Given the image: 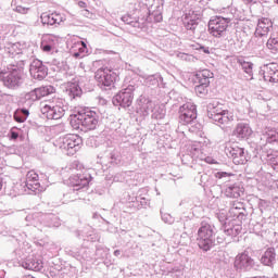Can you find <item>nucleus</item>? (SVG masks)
Here are the masks:
<instances>
[{"label": "nucleus", "instance_id": "39", "mask_svg": "<svg viewBox=\"0 0 278 278\" xmlns=\"http://www.w3.org/2000/svg\"><path fill=\"white\" fill-rule=\"evenodd\" d=\"M159 79H162V76L160 75H151L148 76L146 78V81L150 85V86H156V84L159 83Z\"/></svg>", "mask_w": 278, "mask_h": 278}, {"label": "nucleus", "instance_id": "38", "mask_svg": "<svg viewBox=\"0 0 278 278\" xmlns=\"http://www.w3.org/2000/svg\"><path fill=\"white\" fill-rule=\"evenodd\" d=\"M267 162L273 166L274 170H278V156L269 154L267 155Z\"/></svg>", "mask_w": 278, "mask_h": 278}, {"label": "nucleus", "instance_id": "21", "mask_svg": "<svg viewBox=\"0 0 278 278\" xmlns=\"http://www.w3.org/2000/svg\"><path fill=\"white\" fill-rule=\"evenodd\" d=\"M25 49H27L26 42L9 43L7 47V53H9V58H17L18 60V58L25 53Z\"/></svg>", "mask_w": 278, "mask_h": 278}, {"label": "nucleus", "instance_id": "19", "mask_svg": "<svg viewBox=\"0 0 278 278\" xmlns=\"http://www.w3.org/2000/svg\"><path fill=\"white\" fill-rule=\"evenodd\" d=\"M263 77L269 84H278V64L269 63L263 66Z\"/></svg>", "mask_w": 278, "mask_h": 278}, {"label": "nucleus", "instance_id": "17", "mask_svg": "<svg viewBox=\"0 0 278 278\" xmlns=\"http://www.w3.org/2000/svg\"><path fill=\"white\" fill-rule=\"evenodd\" d=\"M58 45H60V37L55 35H45L41 40L40 49L43 50L45 53H51L58 49Z\"/></svg>", "mask_w": 278, "mask_h": 278}, {"label": "nucleus", "instance_id": "35", "mask_svg": "<svg viewBox=\"0 0 278 278\" xmlns=\"http://www.w3.org/2000/svg\"><path fill=\"white\" fill-rule=\"evenodd\" d=\"M239 64L250 77L253 75V63L239 60Z\"/></svg>", "mask_w": 278, "mask_h": 278}, {"label": "nucleus", "instance_id": "48", "mask_svg": "<svg viewBox=\"0 0 278 278\" xmlns=\"http://www.w3.org/2000/svg\"><path fill=\"white\" fill-rule=\"evenodd\" d=\"M201 51H203V53H206V55H210V48L207 47H200Z\"/></svg>", "mask_w": 278, "mask_h": 278}, {"label": "nucleus", "instance_id": "37", "mask_svg": "<svg viewBox=\"0 0 278 278\" xmlns=\"http://www.w3.org/2000/svg\"><path fill=\"white\" fill-rule=\"evenodd\" d=\"M177 58H179L180 60H182L184 62H194L197 60V58H194V55L192 54H187L184 52H179L177 54Z\"/></svg>", "mask_w": 278, "mask_h": 278}, {"label": "nucleus", "instance_id": "34", "mask_svg": "<svg viewBox=\"0 0 278 278\" xmlns=\"http://www.w3.org/2000/svg\"><path fill=\"white\" fill-rule=\"evenodd\" d=\"M162 12H160V11H154V12H152V13H149V16L146 18V21L148 22V23H153V21H154V23H162Z\"/></svg>", "mask_w": 278, "mask_h": 278}, {"label": "nucleus", "instance_id": "55", "mask_svg": "<svg viewBox=\"0 0 278 278\" xmlns=\"http://www.w3.org/2000/svg\"><path fill=\"white\" fill-rule=\"evenodd\" d=\"M193 149V151H199V149L198 148H192Z\"/></svg>", "mask_w": 278, "mask_h": 278}, {"label": "nucleus", "instance_id": "50", "mask_svg": "<svg viewBox=\"0 0 278 278\" xmlns=\"http://www.w3.org/2000/svg\"><path fill=\"white\" fill-rule=\"evenodd\" d=\"M78 5H79V8H86V2L79 1V2H78Z\"/></svg>", "mask_w": 278, "mask_h": 278}, {"label": "nucleus", "instance_id": "14", "mask_svg": "<svg viewBox=\"0 0 278 278\" xmlns=\"http://www.w3.org/2000/svg\"><path fill=\"white\" fill-rule=\"evenodd\" d=\"M227 155L231 157L233 164L237 166L240 164H247V152H244L243 148H240L238 146H233L230 148H227L226 150Z\"/></svg>", "mask_w": 278, "mask_h": 278}, {"label": "nucleus", "instance_id": "18", "mask_svg": "<svg viewBox=\"0 0 278 278\" xmlns=\"http://www.w3.org/2000/svg\"><path fill=\"white\" fill-rule=\"evenodd\" d=\"M91 179L92 176H90V173L85 172L84 174H77L70 177V184L76 188V190H81V188H86V186L90 184Z\"/></svg>", "mask_w": 278, "mask_h": 278}, {"label": "nucleus", "instance_id": "27", "mask_svg": "<svg viewBox=\"0 0 278 278\" xmlns=\"http://www.w3.org/2000/svg\"><path fill=\"white\" fill-rule=\"evenodd\" d=\"M276 257L277 254L275 253V249L269 248L262 255L261 263L264 264V266H273V264H275Z\"/></svg>", "mask_w": 278, "mask_h": 278}, {"label": "nucleus", "instance_id": "1", "mask_svg": "<svg viewBox=\"0 0 278 278\" xmlns=\"http://www.w3.org/2000/svg\"><path fill=\"white\" fill-rule=\"evenodd\" d=\"M71 125L74 129H81V131H92L97 129L99 119H97V112L83 109L77 113L71 115Z\"/></svg>", "mask_w": 278, "mask_h": 278}, {"label": "nucleus", "instance_id": "30", "mask_svg": "<svg viewBox=\"0 0 278 278\" xmlns=\"http://www.w3.org/2000/svg\"><path fill=\"white\" fill-rule=\"evenodd\" d=\"M266 47L271 53H277V51H278V33H273L270 35V37L267 40Z\"/></svg>", "mask_w": 278, "mask_h": 278}, {"label": "nucleus", "instance_id": "36", "mask_svg": "<svg viewBox=\"0 0 278 278\" xmlns=\"http://www.w3.org/2000/svg\"><path fill=\"white\" fill-rule=\"evenodd\" d=\"M197 25H199V21L191 18L190 16L185 17V27L190 30L197 29Z\"/></svg>", "mask_w": 278, "mask_h": 278}, {"label": "nucleus", "instance_id": "40", "mask_svg": "<svg viewBox=\"0 0 278 278\" xmlns=\"http://www.w3.org/2000/svg\"><path fill=\"white\" fill-rule=\"evenodd\" d=\"M144 23H148L144 18H139L138 21H132L131 26L137 29H144Z\"/></svg>", "mask_w": 278, "mask_h": 278}, {"label": "nucleus", "instance_id": "52", "mask_svg": "<svg viewBox=\"0 0 278 278\" xmlns=\"http://www.w3.org/2000/svg\"><path fill=\"white\" fill-rule=\"evenodd\" d=\"M79 45H81V47L86 48V42L80 41Z\"/></svg>", "mask_w": 278, "mask_h": 278}, {"label": "nucleus", "instance_id": "49", "mask_svg": "<svg viewBox=\"0 0 278 278\" xmlns=\"http://www.w3.org/2000/svg\"><path fill=\"white\" fill-rule=\"evenodd\" d=\"M219 179H223V177H227V173L222 172L218 174Z\"/></svg>", "mask_w": 278, "mask_h": 278}, {"label": "nucleus", "instance_id": "24", "mask_svg": "<svg viewBox=\"0 0 278 278\" xmlns=\"http://www.w3.org/2000/svg\"><path fill=\"white\" fill-rule=\"evenodd\" d=\"M22 266L23 268H26V270H35L36 273H39V270L43 267L42 261L35 256L28 257L23 261Z\"/></svg>", "mask_w": 278, "mask_h": 278}, {"label": "nucleus", "instance_id": "45", "mask_svg": "<svg viewBox=\"0 0 278 278\" xmlns=\"http://www.w3.org/2000/svg\"><path fill=\"white\" fill-rule=\"evenodd\" d=\"M20 112V114H22V116H24V118L27 119V116H29V111L27 109H22Z\"/></svg>", "mask_w": 278, "mask_h": 278}, {"label": "nucleus", "instance_id": "15", "mask_svg": "<svg viewBox=\"0 0 278 278\" xmlns=\"http://www.w3.org/2000/svg\"><path fill=\"white\" fill-rule=\"evenodd\" d=\"M29 73L34 79H38L39 81H42V79H45V77H47L48 75L47 66H45V64H42V61L38 59H35L30 63Z\"/></svg>", "mask_w": 278, "mask_h": 278}, {"label": "nucleus", "instance_id": "41", "mask_svg": "<svg viewBox=\"0 0 278 278\" xmlns=\"http://www.w3.org/2000/svg\"><path fill=\"white\" fill-rule=\"evenodd\" d=\"M162 220H164L167 225H173L175 223V218L168 213L162 214Z\"/></svg>", "mask_w": 278, "mask_h": 278}, {"label": "nucleus", "instance_id": "53", "mask_svg": "<svg viewBox=\"0 0 278 278\" xmlns=\"http://www.w3.org/2000/svg\"><path fill=\"white\" fill-rule=\"evenodd\" d=\"M3 188V182L0 181V190Z\"/></svg>", "mask_w": 278, "mask_h": 278}, {"label": "nucleus", "instance_id": "42", "mask_svg": "<svg viewBox=\"0 0 278 278\" xmlns=\"http://www.w3.org/2000/svg\"><path fill=\"white\" fill-rule=\"evenodd\" d=\"M14 118L16 123H25V121H27L26 117H24V115H22L21 112L17 111L14 114Z\"/></svg>", "mask_w": 278, "mask_h": 278}, {"label": "nucleus", "instance_id": "28", "mask_svg": "<svg viewBox=\"0 0 278 278\" xmlns=\"http://www.w3.org/2000/svg\"><path fill=\"white\" fill-rule=\"evenodd\" d=\"M242 232V224H238L236 222H232L231 225L225 226L224 233L226 236H231L232 238H236V236H240Z\"/></svg>", "mask_w": 278, "mask_h": 278}, {"label": "nucleus", "instance_id": "26", "mask_svg": "<svg viewBox=\"0 0 278 278\" xmlns=\"http://www.w3.org/2000/svg\"><path fill=\"white\" fill-rule=\"evenodd\" d=\"M195 77L202 86L208 87L210 79L214 77V73H212L210 70H202L195 74Z\"/></svg>", "mask_w": 278, "mask_h": 278}, {"label": "nucleus", "instance_id": "7", "mask_svg": "<svg viewBox=\"0 0 278 278\" xmlns=\"http://www.w3.org/2000/svg\"><path fill=\"white\" fill-rule=\"evenodd\" d=\"M230 20L223 16H215L208 22V33L214 38H223L229 27Z\"/></svg>", "mask_w": 278, "mask_h": 278}, {"label": "nucleus", "instance_id": "4", "mask_svg": "<svg viewBox=\"0 0 278 278\" xmlns=\"http://www.w3.org/2000/svg\"><path fill=\"white\" fill-rule=\"evenodd\" d=\"M198 247L202 251H210L214 244V226L208 223L202 222L198 230Z\"/></svg>", "mask_w": 278, "mask_h": 278}, {"label": "nucleus", "instance_id": "46", "mask_svg": "<svg viewBox=\"0 0 278 278\" xmlns=\"http://www.w3.org/2000/svg\"><path fill=\"white\" fill-rule=\"evenodd\" d=\"M16 11H17L20 14H27V11H25V8H23V7H17V8H16Z\"/></svg>", "mask_w": 278, "mask_h": 278}, {"label": "nucleus", "instance_id": "25", "mask_svg": "<svg viewBox=\"0 0 278 278\" xmlns=\"http://www.w3.org/2000/svg\"><path fill=\"white\" fill-rule=\"evenodd\" d=\"M225 194L229 199H238L244 194V188L240 187L238 184L228 185L225 189Z\"/></svg>", "mask_w": 278, "mask_h": 278}, {"label": "nucleus", "instance_id": "2", "mask_svg": "<svg viewBox=\"0 0 278 278\" xmlns=\"http://www.w3.org/2000/svg\"><path fill=\"white\" fill-rule=\"evenodd\" d=\"M0 81H2L5 88H10L11 90L21 88V86H23V81H25V71L23 70V66L13 65L7 71H1Z\"/></svg>", "mask_w": 278, "mask_h": 278}, {"label": "nucleus", "instance_id": "9", "mask_svg": "<svg viewBox=\"0 0 278 278\" xmlns=\"http://www.w3.org/2000/svg\"><path fill=\"white\" fill-rule=\"evenodd\" d=\"M135 85H129L122 89L116 96L113 97V104L121 105V108H129L134 103Z\"/></svg>", "mask_w": 278, "mask_h": 278}, {"label": "nucleus", "instance_id": "47", "mask_svg": "<svg viewBox=\"0 0 278 278\" xmlns=\"http://www.w3.org/2000/svg\"><path fill=\"white\" fill-rule=\"evenodd\" d=\"M18 138V132L11 131V140H16Z\"/></svg>", "mask_w": 278, "mask_h": 278}, {"label": "nucleus", "instance_id": "16", "mask_svg": "<svg viewBox=\"0 0 278 278\" xmlns=\"http://www.w3.org/2000/svg\"><path fill=\"white\" fill-rule=\"evenodd\" d=\"M153 108H155V103L144 96L137 100V114L140 116H149L150 113L152 114Z\"/></svg>", "mask_w": 278, "mask_h": 278}, {"label": "nucleus", "instance_id": "51", "mask_svg": "<svg viewBox=\"0 0 278 278\" xmlns=\"http://www.w3.org/2000/svg\"><path fill=\"white\" fill-rule=\"evenodd\" d=\"M114 255H115V257H118L121 255V250H115Z\"/></svg>", "mask_w": 278, "mask_h": 278}, {"label": "nucleus", "instance_id": "13", "mask_svg": "<svg viewBox=\"0 0 278 278\" xmlns=\"http://www.w3.org/2000/svg\"><path fill=\"white\" fill-rule=\"evenodd\" d=\"M269 31H273V22L266 17L258 20L256 30H255V40L262 46L264 40H261L263 36H268Z\"/></svg>", "mask_w": 278, "mask_h": 278}, {"label": "nucleus", "instance_id": "8", "mask_svg": "<svg viewBox=\"0 0 278 278\" xmlns=\"http://www.w3.org/2000/svg\"><path fill=\"white\" fill-rule=\"evenodd\" d=\"M94 79L101 88H110L118 79V74L108 67H101L96 72Z\"/></svg>", "mask_w": 278, "mask_h": 278}, {"label": "nucleus", "instance_id": "31", "mask_svg": "<svg viewBox=\"0 0 278 278\" xmlns=\"http://www.w3.org/2000/svg\"><path fill=\"white\" fill-rule=\"evenodd\" d=\"M166 116V109L164 105L154 104L152 109V118H155V121H162Z\"/></svg>", "mask_w": 278, "mask_h": 278}, {"label": "nucleus", "instance_id": "29", "mask_svg": "<svg viewBox=\"0 0 278 278\" xmlns=\"http://www.w3.org/2000/svg\"><path fill=\"white\" fill-rule=\"evenodd\" d=\"M66 92L70 94L71 99H75V97H81V87L77 81L67 83Z\"/></svg>", "mask_w": 278, "mask_h": 278}, {"label": "nucleus", "instance_id": "33", "mask_svg": "<svg viewBox=\"0 0 278 278\" xmlns=\"http://www.w3.org/2000/svg\"><path fill=\"white\" fill-rule=\"evenodd\" d=\"M244 212V208H242V203L237 202L232 205L230 208L231 216H236L237 218H240Z\"/></svg>", "mask_w": 278, "mask_h": 278}, {"label": "nucleus", "instance_id": "44", "mask_svg": "<svg viewBox=\"0 0 278 278\" xmlns=\"http://www.w3.org/2000/svg\"><path fill=\"white\" fill-rule=\"evenodd\" d=\"M205 85H201L195 87V92H199V94H204L205 92Z\"/></svg>", "mask_w": 278, "mask_h": 278}, {"label": "nucleus", "instance_id": "10", "mask_svg": "<svg viewBox=\"0 0 278 278\" xmlns=\"http://www.w3.org/2000/svg\"><path fill=\"white\" fill-rule=\"evenodd\" d=\"M53 92H55V88H53V86L39 87V88H36V89L27 92L24 96V101L27 105H31V103H34L36 101H40V99H42V97L53 94Z\"/></svg>", "mask_w": 278, "mask_h": 278}, {"label": "nucleus", "instance_id": "12", "mask_svg": "<svg viewBox=\"0 0 278 278\" xmlns=\"http://www.w3.org/2000/svg\"><path fill=\"white\" fill-rule=\"evenodd\" d=\"M255 266V261L249 255L248 252L239 253L235 257L233 268L237 273H248Z\"/></svg>", "mask_w": 278, "mask_h": 278}, {"label": "nucleus", "instance_id": "56", "mask_svg": "<svg viewBox=\"0 0 278 278\" xmlns=\"http://www.w3.org/2000/svg\"><path fill=\"white\" fill-rule=\"evenodd\" d=\"M20 62H21V64H23V60H21Z\"/></svg>", "mask_w": 278, "mask_h": 278}, {"label": "nucleus", "instance_id": "6", "mask_svg": "<svg viewBox=\"0 0 278 278\" xmlns=\"http://www.w3.org/2000/svg\"><path fill=\"white\" fill-rule=\"evenodd\" d=\"M81 137L77 135H67L58 141V147L62 149L66 155H75L76 151L81 149Z\"/></svg>", "mask_w": 278, "mask_h": 278}, {"label": "nucleus", "instance_id": "32", "mask_svg": "<svg viewBox=\"0 0 278 278\" xmlns=\"http://www.w3.org/2000/svg\"><path fill=\"white\" fill-rule=\"evenodd\" d=\"M263 139L266 140V142H278V132L277 130L273 128H265L263 134Z\"/></svg>", "mask_w": 278, "mask_h": 278}, {"label": "nucleus", "instance_id": "3", "mask_svg": "<svg viewBox=\"0 0 278 278\" xmlns=\"http://www.w3.org/2000/svg\"><path fill=\"white\" fill-rule=\"evenodd\" d=\"M207 116L217 125H229L233 121V112L225 109L218 100H214L207 104Z\"/></svg>", "mask_w": 278, "mask_h": 278}, {"label": "nucleus", "instance_id": "22", "mask_svg": "<svg viewBox=\"0 0 278 278\" xmlns=\"http://www.w3.org/2000/svg\"><path fill=\"white\" fill-rule=\"evenodd\" d=\"M66 21V17L60 13H42L41 14V23L43 25H60L61 23H64Z\"/></svg>", "mask_w": 278, "mask_h": 278}, {"label": "nucleus", "instance_id": "23", "mask_svg": "<svg viewBox=\"0 0 278 278\" xmlns=\"http://www.w3.org/2000/svg\"><path fill=\"white\" fill-rule=\"evenodd\" d=\"M233 134L239 140H244V138H249L253 134V129L247 123H239Z\"/></svg>", "mask_w": 278, "mask_h": 278}, {"label": "nucleus", "instance_id": "54", "mask_svg": "<svg viewBox=\"0 0 278 278\" xmlns=\"http://www.w3.org/2000/svg\"><path fill=\"white\" fill-rule=\"evenodd\" d=\"M74 55H75V58H79V53H77V52Z\"/></svg>", "mask_w": 278, "mask_h": 278}, {"label": "nucleus", "instance_id": "43", "mask_svg": "<svg viewBox=\"0 0 278 278\" xmlns=\"http://www.w3.org/2000/svg\"><path fill=\"white\" fill-rule=\"evenodd\" d=\"M122 21L123 23H126V25H131V23L134 22V18L130 17V15H124L122 16Z\"/></svg>", "mask_w": 278, "mask_h": 278}, {"label": "nucleus", "instance_id": "11", "mask_svg": "<svg viewBox=\"0 0 278 278\" xmlns=\"http://www.w3.org/2000/svg\"><path fill=\"white\" fill-rule=\"evenodd\" d=\"M194 121H197V105L192 102L182 104L179 109V123L190 125Z\"/></svg>", "mask_w": 278, "mask_h": 278}, {"label": "nucleus", "instance_id": "5", "mask_svg": "<svg viewBox=\"0 0 278 278\" xmlns=\"http://www.w3.org/2000/svg\"><path fill=\"white\" fill-rule=\"evenodd\" d=\"M64 102L61 99H55L41 105V114L49 121H60L64 116Z\"/></svg>", "mask_w": 278, "mask_h": 278}, {"label": "nucleus", "instance_id": "57", "mask_svg": "<svg viewBox=\"0 0 278 278\" xmlns=\"http://www.w3.org/2000/svg\"><path fill=\"white\" fill-rule=\"evenodd\" d=\"M276 3H278V0H276Z\"/></svg>", "mask_w": 278, "mask_h": 278}, {"label": "nucleus", "instance_id": "20", "mask_svg": "<svg viewBox=\"0 0 278 278\" xmlns=\"http://www.w3.org/2000/svg\"><path fill=\"white\" fill-rule=\"evenodd\" d=\"M26 188H28L31 192H35V194H38V192H42L45 188L40 186V182H38V175L36 172L30 170L26 175Z\"/></svg>", "mask_w": 278, "mask_h": 278}]
</instances>
